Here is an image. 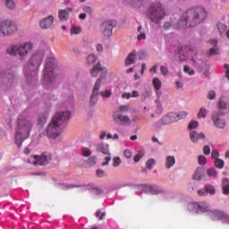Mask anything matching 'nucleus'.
Returning <instances> with one entry per match:
<instances>
[{"label":"nucleus","instance_id":"nucleus-1","mask_svg":"<svg viewBox=\"0 0 229 229\" xmlns=\"http://www.w3.org/2000/svg\"><path fill=\"white\" fill-rule=\"evenodd\" d=\"M71 111H60L55 114L45 131L48 139H58L65 128V123L71 119Z\"/></svg>","mask_w":229,"mask_h":229},{"label":"nucleus","instance_id":"nucleus-2","mask_svg":"<svg viewBox=\"0 0 229 229\" xmlns=\"http://www.w3.org/2000/svg\"><path fill=\"white\" fill-rule=\"evenodd\" d=\"M207 11L203 7L188 9L181 17L179 26L181 28H194L201 24L207 19Z\"/></svg>","mask_w":229,"mask_h":229},{"label":"nucleus","instance_id":"nucleus-3","mask_svg":"<svg viewBox=\"0 0 229 229\" xmlns=\"http://www.w3.org/2000/svg\"><path fill=\"white\" fill-rule=\"evenodd\" d=\"M31 130H33L31 120L24 116L18 117L15 129V144L18 148H21L22 142L30 138Z\"/></svg>","mask_w":229,"mask_h":229},{"label":"nucleus","instance_id":"nucleus-4","mask_svg":"<svg viewBox=\"0 0 229 229\" xmlns=\"http://www.w3.org/2000/svg\"><path fill=\"white\" fill-rule=\"evenodd\" d=\"M42 60H44V51H39L32 55L27 65L24 67V73L28 81H30V80H37V71H38Z\"/></svg>","mask_w":229,"mask_h":229},{"label":"nucleus","instance_id":"nucleus-5","mask_svg":"<svg viewBox=\"0 0 229 229\" xmlns=\"http://www.w3.org/2000/svg\"><path fill=\"white\" fill-rule=\"evenodd\" d=\"M147 16L154 24H160L163 19L167 17V13H165V8H164L162 3L153 2L148 5Z\"/></svg>","mask_w":229,"mask_h":229},{"label":"nucleus","instance_id":"nucleus-6","mask_svg":"<svg viewBox=\"0 0 229 229\" xmlns=\"http://www.w3.org/2000/svg\"><path fill=\"white\" fill-rule=\"evenodd\" d=\"M55 57H47L46 61V66L44 69L43 84L46 87L53 85L55 83Z\"/></svg>","mask_w":229,"mask_h":229},{"label":"nucleus","instance_id":"nucleus-7","mask_svg":"<svg viewBox=\"0 0 229 229\" xmlns=\"http://www.w3.org/2000/svg\"><path fill=\"white\" fill-rule=\"evenodd\" d=\"M17 30V24L12 20H5L0 24V31L5 37H9V35H13V33H15Z\"/></svg>","mask_w":229,"mask_h":229},{"label":"nucleus","instance_id":"nucleus-8","mask_svg":"<svg viewBox=\"0 0 229 229\" xmlns=\"http://www.w3.org/2000/svg\"><path fill=\"white\" fill-rule=\"evenodd\" d=\"M189 208L196 214L210 212V204L205 201L201 202H191L189 204Z\"/></svg>","mask_w":229,"mask_h":229},{"label":"nucleus","instance_id":"nucleus-9","mask_svg":"<svg viewBox=\"0 0 229 229\" xmlns=\"http://www.w3.org/2000/svg\"><path fill=\"white\" fill-rule=\"evenodd\" d=\"M208 216L213 221H223L224 223H227V225H229V215L223 210H209Z\"/></svg>","mask_w":229,"mask_h":229},{"label":"nucleus","instance_id":"nucleus-10","mask_svg":"<svg viewBox=\"0 0 229 229\" xmlns=\"http://www.w3.org/2000/svg\"><path fill=\"white\" fill-rule=\"evenodd\" d=\"M113 120L119 126H128L131 124V120H130V116L125 115L121 113V111H116L113 114Z\"/></svg>","mask_w":229,"mask_h":229},{"label":"nucleus","instance_id":"nucleus-11","mask_svg":"<svg viewBox=\"0 0 229 229\" xmlns=\"http://www.w3.org/2000/svg\"><path fill=\"white\" fill-rule=\"evenodd\" d=\"M99 72H100V76L98 80H100V85H101V81H103L104 79L106 78V74H108V72L106 71V68H103L101 66L100 63H98L90 70V75L92 76V78H98V75L99 74Z\"/></svg>","mask_w":229,"mask_h":229},{"label":"nucleus","instance_id":"nucleus-12","mask_svg":"<svg viewBox=\"0 0 229 229\" xmlns=\"http://www.w3.org/2000/svg\"><path fill=\"white\" fill-rule=\"evenodd\" d=\"M0 81L4 89H12L15 85V73H2Z\"/></svg>","mask_w":229,"mask_h":229},{"label":"nucleus","instance_id":"nucleus-13","mask_svg":"<svg viewBox=\"0 0 229 229\" xmlns=\"http://www.w3.org/2000/svg\"><path fill=\"white\" fill-rule=\"evenodd\" d=\"M117 26L116 21H106L100 26V30L105 37H112V31Z\"/></svg>","mask_w":229,"mask_h":229},{"label":"nucleus","instance_id":"nucleus-14","mask_svg":"<svg viewBox=\"0 0 229 229\" xmlns=\"http://www.w3.org/2000/svg\"><path fill=\"white\" fill-rule=\"evenodd\" d=\"M172 123H176V113H168L166 115L163 116L161 120L156 122V128H162V125L172 124Z\"/></svg>","mask_w":229,"mask_h":229},{"label":"nucleus","instance_id":"nucleus-15","mask_svg":"<svg viewBox=\"0 0 229 229\" xmlns=\"http://www.w3.org/2000/svg\"><path fill=\"white\" fill-rule=\"evenodd\" d=\"M193 53L194 51L191 47H181L178 52L180 62H187V60H191Z\"/></svg>","mask_w":229,"mask_h":229},{"label":"nucleus","instance_id":"nucleus-16","mask_svg":"<svg viewBox=\"0 0 229 229\" xmlns=\"http://www.w3.org/2000/svg\"><path fill=\"white\" fill-rule=\"evenodd\" d=\"M52 159L53 158L51 157V155L47 154V153H43L40 156L35 155L33 165H47Z\"/></svg>","mask_w":229,"mask_h":229},{"label":"nucleus","instance_id":"nucleus-17","mask_svg":"<svg viewBox=\"0 0 229 229\" xmlns=\"http://www.w3.org/2000/svg\"><path fill=\"white\" fill-rule=\"evenodd\" d=\"M99 89H101V80H98L94 85L90 98L89 105L90 106H95L96 103H98V96H99Z\"/></svg>","mask_w":229,"mask_h":229},{"label":"nucleus","instance_id":"nucleus-18","mask_svg":"<svg viewBox=\"0 0 229 229\" xmlns=\"http://www.w3.org/2000/svg\"><path fill=\"white\" fill-rule=\"evenodd\" d=\"M33 49V45L30 42H26L21 45H18V55L21 58H26L29 53Z\"/></svg>","mask_w":229,"mask_h":229},{"label":"nucleus","instance_id":"nucleus-19","mask_svg":"<svg viewBox=\"0 0 229 229\" xmlns=\"http://www.w3.org/2000/svg\"><path fill=\"white\" fill-rule=\"evenodd\" d=\"M225 112L219 111L218 113H214L212 115L214 124L216 126V128L223 129L225 126H226V122L224 119L219 118L220 116L225 115Z\"/></svg>","mask_w":229,"mask_h":229},{"label":"nucleus","instance_id":"nucleus-20","mask_svg":"<svg viewBox=\"0 0 229 229\" xmlns=\"http://www.w3.org/2000/svg\"><path fill=\"white\" fill-rule=\"evenodd\" d=\"M53 22H55V17L49 15L39 21V26L42 30H49L53 26Z\"/></svg>","mask_w":229,"mask_h":229},{"label":"nucleus","instance_id":"nucleus-21","mask_svg":"<svg viewBox=\"0 0 229 229\" xmlns=\"http://www.w3.org/2000/svg\"><path fill=\"white\" fill-rule=\"evenodd\" d=\"M190 139L193 144H198V142L205 139V134L203 132H198L196 131H191L190 132Z\"/></svg>","mask_w":229,"mask_h":229},{"label":"nucleus","instance_id":"nucleus-22","mask_svg":"<svg viewBox=\"0 0 229 229\" xmlns=\"http://www.w3.org/2000/svg\"><path fill=\"white\" fill-rule=\"evenodd\" d=\"M49 114L47 112H41L38 114L37 124L38 126H44L47 123Z\"/></svg>","mask_w":229,"mask_h":229},{"label":"nucleus","instance_id":"nucleus-23","mask_svg":"<svg viewBox=\"0 0 229 229\" xmlns=\"http://www.w3.org/2000/svg\"><path fill=\"white\" fill-rule=\"evenodd\" d=\"M72 8L68 7L64 10H59L58 17L60 21H69V14L72 13Z\"/></svg>","mask_w":229,"mask_h":229},{"label":"nucleus","instance_id":"nucleus-24","mask_svg":"<svg viewBox=\"0 0 229 229\" xmlns=\"http://www.w3.org/2000/svg\"><path fill=\"white\" fill-rule=\"evenodd\" d=\"M137 62V53L136 52H131L128 56L126 57L124 64L126 66L133 65Z\"/></svg>","mask_w":229,"mask_h":229},{"label":"nucleus","instance_id":"nucleus-25","mask_svg":"<svg viewBox=\"0 0 229 229\" xmlns=\"http://www.w3.org/2000/svg\"><path fill=\"white\" fill-rule=\"evenodd\" d=\"M209 44H212L214 47L209 49V56H215V55H219V47L217 46V40L210 39Z\"/></svg>","mask_w":229,"mask_h":229},{"label":"nucleus","instance_id":"nucleus-26","mask_svg":"<svg viewBox=\"0 0 229 229\" xmlns=\"http://www.w3.org/2000/svg\"><path fill=\"white\" fill-rule=\"evenodd\" d=\"M7 55L10 56H17L19 55V45H12L6 49Z\"/></svg>","mask_w":229,"mask_h":229},{"label":"nucleus","instance_id":"nucleus-27","mask_svg":"<svg viewBox=\"0 0 229 229\" xmlns=\"http://www.w3.org/2000/svg\"><path fill=\"white\" fill-rule=\"evenodd\" d=\"M205 178V174H203V167H198L193 174V180H198L200 182V180H203Z\"/></svg>","mask_w":229,"mask_h":229},{"label":"nucleus","instance_id":"nucleus-28","mask_svg":"<svg viewBox=\"0 0 229 229\" xmlns=\"http://www.w3.org/2000/svg\"><path fill=\"white\" fill-rule=\"evenodd\" d=\"M96 150L98 151V153H102L103 155H110L108 145H105L103 143L98 144L96 148Z\"/></svg>","mask_w":229,"mask_h":229},{"label":"nucleus","instance_id":"nucleus-29","mask_svg":"<svg viewBox=\"0 0 229 229\" xmlns=\"http://www.w3.org/2000/svg\"><path fill=\"white\" fill-rule=\"evenodd\" d=\"M145 191L149 194H158L160 192V191L158 190V186L151 184L145 185Z\"/></svg>","mask_w":229,"mask_h":229},{"label":"nucleus","instance_id":"nucleus-30","mask_svg":"<svg viewBox=\"0 0 229 229\" xmlns=\"http://www.w3.org/2000/svg\"><path fill=\"white\" fill-rule=\"evenodd\" d=\"M174 164H176V159L174 158V156L166 157V160H165V168L166 169H171L173 167V165H174Z\"/></svg>","mask_w":229,"mask_h":229},{"label":"nucleus","instance_id":"nucleus-31","mask_svg":"<svg viewBox=\"0 0 229 229\" xmlns=\"http://www.w3.org/2000/svg\"><path fill=\"white\" fill-rule=\"evenodd\" d=\"M222 187H223V194L228 195L229 194V179L224 178L222 180Z\"/></svg>","mask_w":229,"mask_h":229},{"label":"nucleus","instance_id":"nucleus-32","mask_svg":"<svg viewBox=\"0 0 229 229\" xmlns=\"http://www.w3.org/2000/svg\"><path fill=\"white\" fill-rule=\"evenodd\" d=\"M128 4H131L134 8H140L144 0H127Z\"/></svg>","mask_w":229,"mask_h":229},{"label":"nucleus","instance_id":"nucleus-33","mask_svg":"<svg viewBox=\"0 0 229 229\" xmlns=\"http://www.w3.org/2000/svg\"><path fill=\"white\" fill-rule=\"evenodd\" d=\"M152 83L156 90H160V89H162V81H160V79H158V77L154 78Z\"/></svg>","mask_w":229,"mask_h":229},{"label":"nucleus","instance_id":"nucleus-34","mask_svg":"<svg viewBox=\"0 0 229 229\" xmlns=\"http://www.w3.org/2000/svg\"><path fill=\"white\" fill-rule=\"evenodd\" d=\"M218 107L220 110H226V108H228V102L225 100V97L220 98Z\"/></svg>","mask_w":229,"mask_h":229},{"label":"nucleus","instance_id":"nucleus-35","mask_svg":"<svg viewBox=\"0 0 229 229\" xmlns=\"http://www.w3.org/2000/svg\"><path fill=\"white\" fill-rule=\"evenodd\" d=\"M145 155L144 149H140L138 154L134 156V162H140V158H142Z\"/></svg>","mask_w":229,"mask_h":229},{"label":"nucleus","instance_id":"nucleus-36","mask_svg":"<svg viewBox=\"0 0 229 229\" xmlns=\"http://www.w3.org/2000/svg\"><path fill=\"white\" fill-rule=\"evenodd\" d=\"M5 6L8 10H15V2L13 0H5Z\"/></svg>","mask_w":229,"mask_h":229},{"label":"nucleus","instance_id":"nucleus-37","mask_svg":"<svg viewBox=\"0 0 229 229\" xmlns=\"http://www.w3.org/2000/svg\"><path fill=\"white\" fill-rule=\"evenodd\" d=\"M205 191L208 192V194L214 195L216 194V188L212 184H207L205 186Z\"/></svg>","mask_w":229,"mask_h":229},{"label":"nucleus","instance_id":"nucleus-38","mask_svg":"<svg viewBox=\"0 0 229 229\" xmlns=\"http://www.w3.org/2000/svg\"><path fill=\"white\" fill-rule=\"evenodd\" d=\"M215 166H216L217 169H223L225 167V161L219 158L215 159Z\"/></svg>","mask_w":229,"mask_h":229},{"label":"nucleus","instance_id":"nucleus-39","mask_svg":"<svg viewBox=\"0 0 229 229\" xmlns=\"http://www.w3.org/2000/svg\"><path fill=\"white\" fill-rule=\"evenodd\" d=\"M175 121H180V119H184V117H187V112L181 111L179 113H175Z\"/></svg>","mask_w":229,"mask_h":229},{"label":"nucleus","instance_id":"nucleus-40","mask_svg":"<svg viewBox=\"0 0 229 229\" xmlns=\"http://www.w3.org/2000/svg\"><path fill=\"white\" fill-rule=\"evenodd\" d=\"M87 64L88 65H92L93 64H96V55H88Z\"/></svg>","mask_w":229,"mask_h":229},{"label":"nucleus","instance_id":"nucleus-41","mask_svg":"<svg viewBox=\"0 0 229 229\" xmlns=\"http://www.w3.org/2000/svg\"><path fill=\"white\" fill-rule=\"evenodd\" d=\"M199 119H203L207 117V109L205 107L200 108L199 112L198 113Z\"/></svg>","mask_w":229,"mask_h":229},{"label":"nucleus","instance_id":"nucleus-42","mask_svg":"<svg viewBox=\"0 0 229 229\" xmlns=\"http://www.w3.org/2000/svg\"><path fill=\"white\" fill-rule=\"evenodd\" d=\"M217 30H218L219 33H225L226 31V25H225V23L218 22Z\"/></svg>","mask_w":229,"mask_h":229},{"label":"nucleus","instance_id":"nucleus-43","mask_svg":"<svg viewBox=\"0 0 229 229\" xmlns=\"http://www.w3.org/2000/svg\"><path fill=\"white\" fill-rule=\"evenodd\" d=\"M164 30H165L166 31H168L169 30H171V28H173V21L169 20L167 21H165L163 25Z\"/></svg>","mask_w":229,"mask_h":229},{"label":"nucleus","instance_id":"nucleus-44","mask_svg":"<svg viewBox=\"0 0 229 229\" xmlns=\"http://www.w3.org/2000/svg\"><path fill=\"white\" fill-rule=\"evenodd\" d=\"M121 157H115L113 158V167H119L121 165Z\"/></svg>","mask_w":229,"mask_h":229},{"label":"nucleus","instance_id":"nucleus-45","mask_svg":"<svg viewBox=\"0 0 229 229\" xmlns=\"http://www.w3.org/2000/svg\"><path fill=\"white\" fill-rule=\"evenodd\" d=\"M81 153L86 158L92 155V152L90 151V149H89V148H82Z\"/></svg>","mask_w":229,"mask_h":229},{"label":"nucleus","instance_id":"nucleus-46","mask_svg":"<svg viewBox=\"0 0 229 229\" xmlns=\"http://www.w3.org/2000/svg\"><path fill=\"white\" fill-rule=\"evenodd\" d=\"M183 72H187L189 76H194L195 74L194 70H191V67L189 65H184Z\"/></svg>","mask_w":229,"mask_h":229},{"label":"nucleus","instance_id":"nucleus-47","mask_svg":"<svg viewBox=\"0 0 229 229\" xmlns=\"http://www.w3.org/2000/svg\"><path fill=\"white\" fill-rule=\"evenodd\" d=\"M155 163H156L155 159L153 158L148 159L146 163V167L148 169H153V165H155Z\"/></svg>","mask_w":229,"mask_h":229},{"label":"nucleus","instance_id":"nucleus-48","mask_svg":"<svg viewBox=\"0 0 229 229\" xmlns=\"http://www.w3.org/2000/svg\"><path fill=\"white\" fill-rule=\"evenodd\" d=\"M71 33L72 35H80V33H81V29H80L79 27H72L71 29Z\"/></svg>","mask_w":229,"mask_h":229},{"label":"nucleus","instance_id":"nucleus-49","mask_svg":"<svg viewBox=\"0 0 229 229\" xmlns=\"http://www.w3.org/2000/svg\"><path fill=\"white\" fill-rule=\"evenodd\" d=\"M96 156H92L89 158H88L87 160V164H89V165H96Z\"/></svg>","mask_w":229,"mask_h":229},{"label":"nucleus","instance_id":"nucleus-50","mask_svg":"<svg viewBox=\"0 0 229 229\" xmlns=\"http://www.w3.org/2000/svg\"><path fill=\"white\" fill-rule=\"evenodd\" d=\"M198 160L200 165H205L207 164V157H205V156H199Z\"/></svg>","mask_w":229,"mask_h":229},{"label":"nucleus","instance_id":"nucleus-51","mask_svg":"<svg viewBox=\"0 0 229 229\" xmlns=\"http://www.w3.org/2000/svg\"><path fill=\"white\" fill-rule=\"evenodd\" d=\"M82 12H84V13H88V15H92V7H90V6H84L82 8Z\"/></svg>","mask_w":229,"mask_h":229},{"label":"nucleus","instance_id":"nucleus-52","mask_svg":"<svg viewBox=\"0 0 229 229\" xmlns=\"http://www.w3.org/2000/svg\"><path fill=\"white\" fill-rule=\"evenodd\" d=\"M208 176H216L217 174V170L216 168H209L208 169Z\"/></svg>","mask_w":229,"mask_h":229},{"label":"nucleus","instance_id":"nucleus-53","mask_svg":"<svg viewBox=\"0 0 229 229\" xmlns=\"http://www.w3.org/2000/svg\"><path fill=\"white\" fill-rule=\"evenodd\" d=\"M188 128H189V130H194V129L198 128V122H196V121L191 122L188 125Z\"/></svg>","mask_w":229,"mask_h":229},{"label":"nucleus","instance_id":"nucleus-54","mask_svg":"<svg viewBox=\"0 0 229 229\" xmlns=\"http://www.w3.org/2000/svg\"><path fill=\"white\" fill-rule=\"evenodd\" d=\"M160 71L163 76H167V74H169V70L165 66H161Z\"/></svg>","mask_w":229,"mask_h":229},{"label":"nucleus","instance_id":"nucleus-55","mask_svg":"<svg viewBox=\"0 0 229 229\" xmlns=\"http://www.w3.org/2000/svg\"><path fill=\"white\" fill-rule=\"evenodd\" d=\"M208 99H210V100L216 99V91L214 90L209 91L208 94Z\"/></svg>","mask_w":229,"mask_h":229},{"label":"nucleus","instance_id":"nucleus-56","mask_svg":"<svg viewBox=\"0 0 229 229\" xmlns=\"http://www.w3.org/2000/svg\"><path fill=\"white\" fill-rule=\"evenodd\" d=\"M203 153L207 156L210 155V147L208 145L203 147Z\"/></svg>","mask_w":229,"mask_h":229},{"label":"nucleus","instance_id":"nucleus-57","mask_svg":"<svg viewBox=\"0 0 229 229\" xmlns=\"http://www.w3.org/2000/svg\"><path fill=\"white\" fill-rule=\"evenodd\" d=\"M211 157L215 160H216V158H219V151L217 150H213L211 152Z\"/></svg>","mask_w":229,"mask_h":229},{"label":"nucleus","instance_id":"nucleus-58","mask_svg":"<svg viewBox=\"0 0 229 229\" xmlns=\"http://www.w3.org/2000/svg\"><path fill=\"white\" fill-rule=\"evenodd\" d=\"M123 156L125 157V158H131V150L125 149L123 151Z\"/></svg>","mask_w":229,"mask_h":229},{"label":"nucleus","instance_id":"nucleus-59","mask_svg":"<svg viewBox=\"0 0 229 229\" xmlns=\"http://www.w3.org/2000/svg\"><path fill=\"white\" fill-rule=\"evenodd\" d=\"M100 95H102L103 98H110V96H112V92H110V90H106L100 92Z\"/></svg>","mask_w":229,"mask_h":229},{"label":"nucleus","instance_id":"nucleus-60","mask_svg":"<svg viewBox=\"0 0 229 229\" xmlns=\"http://www.w3.org/2000/svg\"><path fill=\"white\" fill-rule=\"evenodd\" d=\"M105 216H106V213L101 214V211H99V210L97 211V213H96V217H99V221H103V217Z\"/></svg>","mask_w":229,"mask_h":229},{"label":"nucleus","instance_id":"nucleus-61","mask_svg":"<svg viewBox=\"0 0 229 229\" xmlns=\"http://www.w3.org/2000/svg\"><path fill=\"white\" fill-rule=\"evenodd\" d=\"M149 96H150L149 91L145 90V91L141 94V98H142L143 100H146V99H148V98H149Z\"/></svg>","mask_w":229,"mask_h":229},{"label":"nucleus","instance_id":"nucleus-62","mask_svg":"<svg viewBox=\"0 0 229 229\" xmlns=\"http://www.w3.org/2000/svg\"><path fill=\"white\" fill-rule=\"evenodd\" d=\"M130 110V108L128 107V106H121L119 107V111L121 112V114H123V112H128Z\"/></svg>","mask_w":229,"mask_h":229},{"label":"nucleus","instance_id":"nucleus-63","mask_svg":"<svg viewBox=\"0 0 229 229\" xmlns=\"http://www.w3.org/2000/svg\"><path fill=\"white\" fill-rule=\"evenodd\" d=\"M224 69H226V71H225V78H227V80H229V64H224Z\"/></svg>","mask_w":229,"mask_h":229},{"label":"nucleus","instance_id":"nucleus-64","mask_svg":"<svg viewBox=\"0 0 229 229\" xmlns=\"http://www.w3.org/2000/svg\"><path fill=\"white\" fill-rule=\"evenodd\" d=\"M97 176H99V178H103V176H105V171L101 169L97 170Z\"/></svg>","mask_w":229,"mask_h":229}]
</instances>
